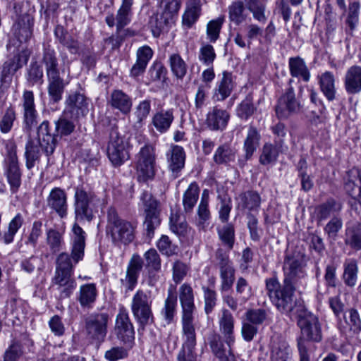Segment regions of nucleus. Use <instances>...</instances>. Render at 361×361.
<instances>
[{"label": "nucleus", "instance_id": "obj_1", "mask_svg": "<svg viewBox=\"0 0 361 361\" xmlns=\"http://www.w3.org/2000/svg\"><path fill=\"white\" fill-rule=\"evenodd\" d=\"M307 259L305 250L300 247L288 249L285 253L281 284L276 277L265 280V290L271 303L282 314H290L295 305V292L307 277Z\"/></svg>", "mask_w": 361, "mask_h": 361}, {"label": "nucleus", "instance_id": "obj_2", "mask_svg": "<svg viewBox=\"0 0 361 361\" xmlns=\"http://www.w3.org/2000/svg\"><path fill=\"white\" fill-rule=\"evenodd\" d=\"M296 317L297 324L300 330V336L297 340L300 361H310L307 342L322 341V324L319 318L302 305L297 307Z\"/></svg>", "mask_w": 361, "mask_h": 361}, {"label": "nucleus", "instance_id": "obj_3", "mask_svg": "<svg viewBox=\"0 0 361 361\" xmlns=\"http://www.w3.org/2000/svg\"><path fill=\"white\" fill-rule=\"evenodd\" d=\"M42 63L45 67L48 94L54 103L62 99L67 82L61 76L60 64L55 49L49 44H43Z\"/></svg>", "mask_w": 361, "mask_h": 361}, {"label": "nucleus", "instance_id": "obj_4", "mask_svg": "<svg viewBox=\"0 0 361 361\" xmlns=\"http://www.w3.org/2000/svg\"><path fill=\"white\" fill-rule=\"evenodd\" d=\"M136 225L121 219L114 207L107 210L106 232L111 236L114 244H129L135 238Z\"/></svg>", "mask_w": 361, "mask_h": 361}, {"label": "nucleus", "instance_id": "obj_5", "mask_svg": "<svg viewBox=\"0 0 361 361\" xmlns=\"http://www.w3.org/2000/svg\"><path fill=\"white\" fill-rule=\"evenodd\" d=\"M109 120V141L106 147L107 157L114 167L123 165L130 159L128 142L118 132L116 120Z\"/></svg>", "mask_w": 361, "mask_h": 361}, {"label": "nucleus", "instance_id": "obj_6", "mask_svg": "<svg viewBox=\"0 0 361 361\" xmlns=\"http://www.w3.org/2000/svg\"><path fill=\"white\" fill-rule=\"evenodd\" d=\"M109 315L106 312H93L84 320V332L86 338L98 348L106 339L108 333Z\"/></svg>", "mask_w": 361, "mask_h": 361}, {"label": "nucleus", "instance_id": "obj_7", "mask_svg": "<svg viewBox=\"0 0 361 361\" xmlns=\"http://www.w3.org/2000/svg\"><path fill=\"white\" fill-rule=\"evenodd\" d=\"M73 244L71 250V257L66 252L61 253L57 258L56 269L73 271V264L71 259L77 264L82 260L84 257V250L85 247V232L78 224H74L73 228Z\"/></svg>", "mask_w": 361, "mask_h": 361}, {"label": "nucleus", "instance_id": "obj_8", "mask_svg": "<svg viewBox=\"0 0 361 361\" xmlns=\"http://www.w3.org/2000/svg\"><path fill=\"white\" fill-rule=\"evenodd\" d=\"M155 147L146 143L135 155V169L139 182L145 183L153 180L155 176L156 166Z\"/></svg>", "mask_w": 361, "mask_h": 361}, {"label": "nucleus", "instance_id": "obj_9", "mask_svg": "<svg viewBox=\"0 0 361 361\" xmlns=\"http://www.w3.org/2000/svg\"><path fill=\"white\" fill-rule=\"evenodd\" d=\"M13 10L17 19L12 31L20 42H27L32 35L35 11L33 8L25 9L23 2H14Z\"/></svg>", "mask_w": 361, "mask_h": 361}, {"label": "nucleus", "instance_id": "obj_10", "mask_svg": "<svg viewBox=\"0 0 361 361\" xmlns=\"http://www.w3.org/2000/svg\"><path fill=\"white\" fill-rule=\"evenodd\" d=\"M152 304L150 296L142 290H138L133 297L131 311L142 330L154 323Z\"/></svg>", "mask_w": 361, "mask_h": 361}, {"label": "nucleus", "instance_id": "obj_11", "mask_svg": "<svg viewBox=\"0 0 361 361\" xmlns=\"http://www.w3.org/2000/svg\"><path fill=\"white\" fill-rule=\"evenodd\" d=\"M140 200L144 207V226L146 235L149 238H152L154 236L155 229L161 224L159 202L147 190H144L142 192Z\"/></svg>", "mask_w": 361, "mask_h": 361}, {"label": "nucleus", "instance_id": "obj_12", "mask_svg": "<svg viewBox=\"0 0 361 361\" xmlns=\"http://www.w3.org/2000/svg\"><path fill=\"white\" fill-rule=\"evenodd\" d=\"M183 343L177 357L178 361H197L195 353L196 333L193 318H182Z\"/></svg>", "mask_w": 361, "mask_h": 361}, {"label": "nucleus", "instance_id": "obj_13", "mask_svg": "<svg viewBox=\"0 0 361 361\" xmlns=\"http://www.w3.org/2000/svg\"><path fill=\"white\" fill-rule=\"evenodd\" d=\"M114 331L116 338L127 348H132L135 345V329L128 313L125 307L119 309L116 317Z\"/></svg>", "mask_w": 361, "mask_h": 361}, {"label": "nucleus", "instance_id": "obj_14", "mask_svg": "<svg viewBox=\"0 0 361 361\" xmlns=\"http://www.w3.org/2000/svg\"><path fill=\"white\" fill-rule=\"evenodd\" d=\"M94 199V195L92 192L86 191L82 187L76 188L74 207L77 221L90 222L93 219Z\"/></svg>", "mask_w": 361, "mask_h": 361}, {"label": "nucleus", "instance_id": "obj_15", "mask_svg": "<svg viewBox=\"0 0 361 361\" xmlns=\"http://www.w3.org/2000/svg\"><path fill=\"white\" fill-rule=\"evenodd\" d=\"M252 289L248 281L243 277H239L235 283V295L224 294L222 299L233 311H236L239 306L244 305L252 296Z\"/></svg>", "mask_w": 361, "mask_h": 361}, {"label": "nucleus", "instance_id": "obj_16", "mask_svg": "<svg viewBox=\"0 0 361 361\" xmlns=\"http://www.w3.org/2000/svg\"><path fill=\"white\" fill-rule=\"evenodd\" d=\"M300 109V102L296 97L293 87H289L279 98L275 111L277 117L282 119L299 112Z\"/></svg>", "mask_w": 361, "mask_h": 361}, {"label": "nucleus", "instance_id": "obj_17", "mask_svg": "<svg viewBox=\"0 0 361 361\" xmlns=\"http://www.w3.org/2000/svg\"><path fill=\"white\" fill-rule=\"evenodd\" d=\"M37 134L39 147L48 157L47 163H50V156L53 154L57 145V135L50 133L49 122L42 121L37 128Z\"/></svg>", "mask_w": 361, "mask_h": 361}, {"label": "nucleus", "instance_id": "obj_18", "mask_svg": "<svg viewBox=\"0 0 361 361\" xmlns=\"http://www.w3.org/2000/svg\"><path fill=\"white\" fill-rule=\"evenodd\" d=\"M23 109L24 129L30 133L37 124V112L35 109V97L32 91L25 90L22 97Z\"/></svg>", "mask_w": 361, "mask_h": 361}, {"label": "nucleus", "instance_id": "obj_19", "mask_svg": "<svg viewBox=\"0 0 361 361\" xmlns=\"http://www.w3.org/2000/svg\"><path fill=\"white\" fill-rule=\"evenodd\" d=\"M88 102L85 94L80 92L71 94L66 99V110L75 118L84 117L89 111Z\"/></svg>", "mask_w": 361, "mask_h": 361}, {"label": "nucleus", "instance_id": "obj_20", "mask_svg": "<svg viewBox=\"0 0 361 361\" xmlns=\"http://www.w3.org/2000/svg\"><path fill=\"white\" fill-rule=\"evenodd\" d=\"M229 119V113L216 106L207 113L205 124L211 130L223 131L226 128Z\"/></svg>", "mask_w": 361, "mask_h": 361}, {"label": "nucleus", "instance_id": "obj_21", "mask_svg": "<svg viewBox=\"0 0 361 361\" xmlns=\"http://www.w3.org/2000/svg\"><path fill=\"white\" fill-rule=\"evenodd\" d=\"M48 207L61 218L67 215L68 204L66 192L60 188H53L47 200Z\"/></svg>", "mask_w": 361, "mask_h": 361}, {"label": "nucleus", "instance_id": "obj_22", "mask_svg": "<svg viewBox=\"0 0 361 361\" xmlns=\"http://www.w3.org/2000/svg\"><path fill=\"white\" fill-rule=\"evenodd\" d=\"M344 190L348 195L357 200L361 206V169L353 167L347 172Z\"/></svg>", "mask_w": 361, "mask_h": 361}, {"label": "nucleus", "instance_id": "obj_23", "mask_svg": "<svg viewBox=\"0 0 361 361\" xmlns=\"http://www.w3.org/2000/svg\"><path fill=\"white\" fill-rule=\"evenodd\" d=\"M56 41L65 47L70 54H78L80 50V42L78 39L69 34L67 30L61 25H57L54 30Z\"/></svg>", "mask_w": 361, "mask_h": 361}, {"label": "nucleus", "instance_id": "obj_24", "mask_svg": "<svg viewBox=\"0 0 361 361\" xmlns=\"http://www.w3.org/2000/svg\"><path fill=\"white\" fill-rule=\"evenodd\" d=\"M143 267V260L140 255L135 254L131 257L126 271V279L121 283L128 290H133L137 283V279Z\"/></svg>", "mask_w": 361, "mask_h": 361}, {"label": "nucleus", "instance_id": "obj_25", "mask_svg": "<svg viewBox=\"0 0 361 361\" xmlns=\"http://www.w3.org/2000/svg\"><path fill=\"white\" fill-rule=\"evenodd\" d=\"M178 293L182 308V318H193L195 305L192 288L189 283H185L180 286Z\"/></svg>", "mask_w": 361, "mask_h": 361}, {"label": "nucleus", "instance_id": "obj_26", "mask_svg": "<svg viewBox=\"0 0 361 361\" xmlns=\"http://www.w3.org/2000/svg\"><path fill=\"white\" fill-rule=\"evenodd\" d=\"M30 58L27 50H18L13 56L4 62L1 73L13 80V75L24 65H26Z\"/></svg>", "mask_w": 361, "mask_h": 361}, {"label": "nucleus", "instance_id": "obj_27", "mask_svg": "<svg viewBox=\"0 0 361 361\" xmlns=\"http://www.w3.org/2000/svg\"><path fill=\"white\" fill-rule=\"evenodd\" d=\"M344 87L348 94H357L361 92V66H350L344 76Z\"/></svg>", "mask_w": 361, "mask_h": 361}, {"label": "nucleus", "instance_id": "obj_28", "mask_svg": "<svg viewBox=\"0 0 361 361\" xmlns=\"http://www.w3.org/2000/svg\"><path fill=\"white\" fill-rule=\"evenodd\" d=\"M234 87L235 82L232 73L226 71H224L222 73V78L217 83L214 90V99L218 102L224 101L231 95Z\"/></svg>", "mask_w": 361, "mask_h": 361}, {"label": "nucleus", "instance_id": "obj_29", "mask_svg": "<svg viewBox=\"0 0 361 361\" xmlns=\"http://www.w3.org/2000/svg\"><path fill=\"white\" fill-rule=\"evenodd\" d=\"M152 56L153 51L149 46L140 47L136 54V62L130 69V75L137 78L143 74Z\"/></svg>", "mask_w": 361, "mask_h": 361}, {"label": "nucleus", "instance_id": "obj_30", "mask_svg": "<svg viewBox=\"0 0 361 361\" xmlns=\"http://www.w3.org/2000/svg\"><path fill=\"white\" fill-rule=\"evenodd\" d=\"M219 330L224 336V341L228 346H232L235 342L234 318L227 310L223 309L222 315L219 319Z\"/></svg>", "mask_w": 361, "mask_h": 361}, {"label": "nucleus", "instance_id": "obj_31", "mask_svg": "<svg viewBox=\"0 0 361 361\" xmlns=\"http://www.w3.org/2000/svg\"><path fill=\"white\" fill-rule=\"evenodd\" d=\"M108 104L112 109H117L125 115L130 113L133 106L130 97L121 90H114L112 91Z\"/></svg>", "mask_w": 361, "mask_h": 361}, {"label": "nucleus", "instance_id": "obj_32", "mask_svg": "<svg viewBox=\"0 0 361 361\" xmlns=\"http://www.w3.org/2000/svg\"><path fill=\"white\" fill-rule=\"evenodd\" d=\"M270 361H292L291 350L288 343L276 338L270 345Z\"/></svg>", "mask_w": 361, "mask_h": 361}, {"label": "nucleus", "instance_id": "obj_33", "mask_svg": "<svg viewBox=\"0 0 361 361\" xmlns=\"http://www.w3.org/2000/svg\"><path fill=\"white\" fill-rule=\"evenodd\" d=\"M5 174L11 193H16L21 185L22 171L20 169L19 161L6 162Z\"/></svg>", "mask_w": 361, "mask_h": 361}, {"label": "nucleus", "instance_id": "obj_34", "mask_svg": "<svg viewBox=\"0 0 361 361\" xmlns=\"http://www.w3.org/2000/svg\"><path fill=\"white\" fill-rule=\"evenodd\" d=\"M285 149L282 147L281 141L276 143H265L262 149L259 161L262 165L274 164L277 161L280 153H283Z\"/></svg>", "mask_w": 361, "mask_h": 361}, {"label": "nucleus", "instance_id": "obj_35", "mask_svg": "<svg viewBox=\"0 0 361 361\" xmlns=\"http://www.w3.org/2000/svg\"><path fill=\"white\" fill-rule=\"evenodd\" d=\"M342 280L348 288H354L357 281L358 262L354 258L346 259L343 262Z\"/></svg>", "mask_w": 361, "mask_h": 361}, {"label": "nucleus", "instance_id": "obj_36", "mask_svg": "<svg viewBox=\"0 0 361 361\" xmlns=\"http://www.w3.org/2000/svg\"><path fill=\"white\" fill-rule=\"evenodd\" d=\"M201 13L200 0H189L186 9L182 17V23L184 26L190 28L198 20Z\"/></svg>", "mask_w": 361, "mask_h": 361}, {"label": "nucleus", "instance_id": "obj_37", "mask_svg": "<svg viewBox=\"0 0 361 361\" xmlns=\"http://www.w3.org/2000/svg\"><path fill=\"white\" fill-rule=\"evenodd\" d=\"M319 84L322 92L331 102L336 98L335 78L330 71H326L319 77Z\"/></svg>", "mask_w": 361, "mask_h": 361}, {"label": "nucleus", "instance_id": "obj_38", "mask_svg": "<svg viewBox=\"0 0 361 361\" xmlns=\"http://www.w3.org/2000/svg\"><path fill=\"white\" fill-rule=\"evenodd\" d=\"M185 152L183 148L180 146H174L169 158V167L172 171L174 178L178 177V173L182 170L185 165Z\"/></svg>", "mask_w": 361, "mask_h": 361}, {"label": "nucleus", "instance_id": "obj_39", "mask_svg": "<svg viewBox=\"0 0 361 361\" xmlns=\"http://www.w3.org/2000/svg\"><path fill=\"white\" fill-rule=\"evenodd\" d=\"M237 150L231 145L224 143L216 149L213 161L218 165H228L235 160Z\"/></svg>", "mask_w": 361, "mask_h": 361}, {"label": "nucleus", "instance_id": "obj_40", "mask_svg": "<svg viewBox=\"0 0 361 361\" xmlns=\"http://www.w3.org/2000/svg\"><path fill=\"white\" fill-rule=\"evenodd\" d=\"M288 66L292 77L301 78L305 82L309 81L310 73L302 58L290 57L288 60Z\"/></svg>", "mask_w": 361, "mask_h": 361}, {"label": "nucleus", "instance_id": "obj_41", "mask_svg": "<svg viewBox=\"0 0 361 361\" xmlns=\"http://www.w3.org/2000/svg\"><path fill=\"white\" fill-rule=\"evenodd\" d=\"M344 242L353 250H361V223H357L345 230Z\"/></svg>", "mask_w": 361, "mask_h": 361}, {"label": "nucleus", "instance_id": "obj_42", "mask_svg": "<svg viewBox=\"0 0 361 361\" xmlns=\"http://www.w3.org/2000/svg\"><path fill=\"white\" fill-rule=\"evenodd\" d=\"M342 208L341 203L333 198L328 199L325 202L318 205L316 209L317 219L322 221L329 218L331 214L337 213Z\"/></svg>", "mask_w": 361, "mask_h": 361}, {"label": "nucleus", "instance_id": "obj_43", "mask_svg": "<svg viewBox=\"0 0 361 361\" xmlns=\"http://www.w3.org/2000/svg\"><path fill=\"white\" fill-rule=\"evenodd\" d=\"M200 188L195 182L191 183L183 195V205L186 214H192L199 198Z\"/></svg>", "mask_w": 361, "mask_h": 361}, {"label": "nucleus", "instance_id": "obj_44", "mask_svg": "<svg viewBox=\"0 0 361 361\" xmlns=\"http://www.w3.org/2000/svg\"><path fill=\"white\" fill-rule=\"evenodd\" d=\"M173 118L172 110H161L153 116L152 123L157 131L164 133L169 129Z\"/></svg>", "mask_w": 361, "mask_h": 361}, {"label": "nucleus", "instance_id": "obj_45", "mask_svg": "<svg viewBox=\"0 0 361 361\" xmlns=\"http://www.w3.org/2000/svg\"><path fill=\"white\" fill-rule=\"evenodd\" d=\"M97 290L94 283H87L80 286L78 301L82 307H91L95 302Z\"/></svg>", "mask_w": 361, "mask_h": 361}, {"label": "nucleus", "instance_id": "obj_46", "mask_svg": "<svg viewBox=\"0 0 361 361\" xmlns=\"http://www.w3.org/2000/svg\"><path fill=\"white\" fill-rule=\"evenodd\" d=\"M133 4V0H122L121 6L118 9L116 17L117 33H119L130 23Z\"/></svg>", "mask_w": 361, "mask_h": 361}, {"label": "nucleus", "instance_id": "obj_47", "mask_svg": "<svg viewBox=\"0 0 361 361\" xmlns=\"http://www.w3.org/2000/svg\"><path fill=\"white\" fill-rule=\"evenodd\" d=\"M261 136L255 127L250 126L247 137L244 141L243 149L247 158H252L259 145Z\"/></svg>", "mask_w": 361, "mask_h": 361}, {"label": "nucleus", "instance_id": "obj_48", "mask_svg": "<svg viewBox=\"0 0 361 361\" xmlns=\"http://www.w3.org/2000/svg\"><path fill=\"white\" fill-rule=\"evenodd\" d=\"M44 71L39 63L32 61L27 68L26 80L29 85H42L43 83Z\"/></svg>", "mask_w": 361, "mask_h": 361}, {"label": "nucleus", "instance_id": "obj_49", "mask_svg": "<svg viewBox=\"0 0 361 361\" xmlns=\"http://www.w3.org/2000/svg\"><path fill=\"white\" fill-rule=\"evenodd\" d=\"M360 3L356 1H350L348 5L345 24L347 27L345 32L350 35H353L359 20Z\"/></svg>", "mask_w": 361, "mask_h": 361}, {"label": "nucleus", "instance_id": "obj_50", "mask_svg": "<svg viewBox=\"0 0 361 361\" xmlns=\"http://www.w3.org/2000/svg\"><path fill=\"white\" fill-rule=\"evenodd\" d=\"M235 270L233 265L219 269L220 290L222 295L226 294L232 288L235 281Z\"/></svg>", "mask_w": 361, "mask_h": 361}, {"label": "nucleus", "instance_id": "obj_51", "mask_svg": "<svg viewBox=\"0 0 361 361\" xmlns=\"http://www.w3.org/2000/svg\"><path fill=\"white\" fill-rule=\"evenodd\" d=\"M242 207L250 211L257 210L261 204L259 194L254 190H247L239 195Z\"/></svg>", "mask_w": 361, "mask_h": 361}, {"label": "nucleus", "instance_id": "obj_52", "mask_svg": "<svg viewBox=\"0 0 361 361\" xmlns=\"http://www.w3.org/2000/svg\"><path fill=\"white\" fill-rule=\"evenodd\" d=\"M177 297L172 292L169 291L164 302V307L161 311L164 320L167 324L173 322L176 314Z\"/></svg>", "mask_w": 361, "mask_h": 361}, {"label": "nucleus", "instance_id": "obj_53", "mask_svg": "<svg viewBox=\"0 0 361 361\" xmlns=\"http://www.w3.org/2000/svg\"><path fill=\"white\" fill-rule=\"evenodd\" d=\"M217 233L222 244L226 249L231 250L233 248L235 243L234 226L232 224H228L223 226L222 227H219L217 228Z\"/></svg>", "mask_w": 361, "mask_h": 361}, {"label": "nucleus", "instance_id": "obj_54", "mask_svg": "<svg viewBox=\"0 0 361 361\" xmlns=\"http://www.w3.org/2000/svg\"><path fill=\"white\" fill-rule=\"evenodd\" d=\"M247 9L252 13L253 18L260 23H265L266 4L263 0H244Z\"/></svg>", "mask_w": 361, "mask_h": 361}, {"label": "nucleus", "instance_id": "obj_55", "mask_svg": "<svg viewBox=\"0 0 361 361\" xmlns=\"http://www.w3.org/2000/svg\"><path fill=\"white\" fill-rule=\"evenodd\" d=\"M257 108L253 103V97L248 94L245 98L238 105L236 115L243 120H247L256 111Z\"/></svg>", "mask_w": 361, "mask_h": 361}, {"label": "nucleus", "instance_id": "obj_56", "mask_svg": "<svg viewBox=\"0 0 361 361\" xmlns=\"http://www.w3.org/2000/svg\"><path fill=\"white\" fill-rule=\"evenodd\" d=\"M40 155L39 146L32 140H29L25 145V165L28 170L35 166L36 161H39Z\"/></svg>", "mask_w": 361, "mask_h": 361}, {"label": "nucleus", "instance_id": "obj_57", "mask_svg": "<svg viewBox=\"0 0 361 361\" xmlns=\"http://www.w3.org/2000/svg\"><path fill=\"white\" fill-rule=\"evenodd\" d=\"M171 19L163 13L157 14L151 17L149 25L152 35L158 37L164 32Z\"/></svg>", "mask_w": 361, "mask_h": 361}, {"label": "nucleus", "instance_id": "obj_58", "mask_svg": "<svg viewBox=\"0 0 361 361\" xmlns=\"http://www.w3.org/2000/svg\"><path fill=\"white\" fill-rule=\"evenodd\" d=\"M169 63L173 75L178 79H183L186 75L188 66L180 56L178 54L171 55Z\"/></svg>", "mask_w": 361, "mask_h": 361}, {"label": "nucleus", "instance_id": "obj_59", "mask_svg": "<svg viewBox=\"0 0 361 361\" xmlns=\"http://www.w3.org/2000/svg\"><path fill=\"white\" fill-rule=\"evenodd\" d=\"M16 120V110L10 105V106L6 109L0 120V131L4 134L9 133Z\"/></svg>", "mask_w": 361, "mask_h": 361}, {"label": "nucleus", "instance_id": "obj_60", "mask_svg": "<svg viewBox=\"0 0 361 361\" xmlns=\"http://www.w3.org/2000/svg\"><path fill=\"white\" fill-rule=\"evenodd\" d=\"M343 317L350 331L355 334L361 331V319L357 310L349 309L345 312Z\"/></svg>", "mask_w": 361, "mask_h": 361}, {"label": "nucleus", "instance_id": "obj_61", "mask_svg": "<svg viewBox=\"0 0 361 361\" xmlns=\"http://www.w3.org/2000/svg\"><path fill=\"white\" fill-rule=\"evenodd\" d=\"M63 243V235L59 231L50 228L47 231V243L53 253L61 250Z\"/></svg>", "mask_w": 361, "mask_h": 361}, {"label": "nucleus", "instance_id": "obj_62", "mask_svg": "<svg viewBox=\"0 0 361 361\" xmlns=\"http://www.w3.org/2000/svg\"><path fill=\"white\" fill-rule=\"evenodd\" d=\"M245 11L244 4L240 1L233 2L228 8L229 19L236 25H239L245 20L243 14Z\"/></svg>", "mask_w": 361, "mask_h": 361}, {"label": "nucleus", "instance_id": "obj_63", "mask_svg": "<svg viewBox=\"0 0 361 361\" xmlns=\"http://www.w3.org/2000/svg\"><path fill=\"white\" fill-rule=\"evenodd\" d=\"M157 246L161 252L167 257H171L177 255L178 252V245L173 244L167 235H162L158 240Z\"/></svg>", "mask_w": 361, "mask_h": 361}, {"label": "nucleus", "instance_id": "obj_64", "mask_svg": "<svg viewBox=\"0 0 361 361\" xmlns=\"http://www.w3.org/2000/svg\"><path fill=\"white\" fill-rule=\"evenodd\" d=\"M224 22V17L220 16L208 23L207 25V35L211 42H215L219 39Z\"/></svg>", "mask_w": 361, "mask_h": 361}]
</instances>
